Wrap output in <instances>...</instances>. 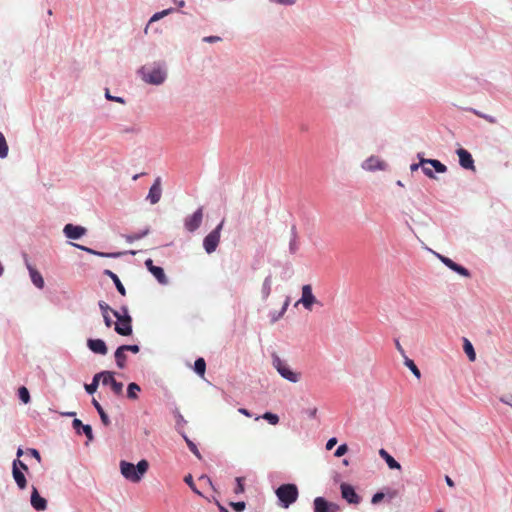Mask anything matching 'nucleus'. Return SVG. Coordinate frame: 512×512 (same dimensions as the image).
<instances>
[{"label": "nucleus", "instance_id": "20", "mask_svg": "<svg viewBox=\"0 0 512 512\" xmlns=\"http://www.w3.org/2000/svg\"><path fill=\"white\" fill-rule=\"evenodd\" d=\"M72 426L73 428L78 432L80 433V428L81 430L83 431V433L86 435V437L88 438V440H93V433H92V428L90 425H84L81 420L79 419H74L73 422H72Z\"/></svg>", "mask_w": 512, "mask_h": 512}, {"label": "nucleus", "instance_id": "32", "mask_svg": "<svg viewBox=\"0 0 512 512\" xmlns=\"http://www.w3.org/2000/svg\"><path fill=\"white\" fill-rule=\"evenodd\" d=\"M8 144L4 135L0 132V158H6L8 155Z\"/></svg>", "mask_w": 512, "mask_h": 512}, {"label": "nucleus", "instance_id": "51", "mask_svg": "<svg viewBox=\"0 0 512 512\" xmlns=\"http://www.w3.org/2000/svg\"><path fill=\"white\" fill-rule=\"evenodd\" d=\"M122 349H124L125 351H130L132 353H138L140 348L138 345H122Z\"/></svg>", "mask_w": 512, "mask_h": 512}, {"label": "nucleus", "instance_id": "48", "mask_svg": "<svg viewBox=\"0 0 512 512\" xmlns=\"http://www.w3.org/2000/svg\"><path fill=\"white\" fill-rule=\"evenodd\" d=\"M105 97L108 100L116 101V102H119V103H122V104L125 102L123 98H121V97H114V95H111L108 89H106Z\"/></svg>", "mask_w": 512, "mask_h": 512}, {"label": "nucleus", "instance_id": "52", "mask_svg": "<svg viewBox=\"0 0 512 512\" xmlns=\"http://www.w3.org/2000/svg\"><path fill=\"white\" fill-rule=\"evenodd\" d=\"M384 496H385L384 493L378 492V493L373 495L371 502L373 504H377V503H379L380 501L383 500Z\"/></svg>", "mask_w": 512, "mask_h": 512}, {"label": "nucleus", "instance_id": "4", "mask_svg": "<svg viewBox=\"0 0 512 512\" xmlns=\"http://www.w3.org/2000/svg\"><path fill=\"white\" fill-rule=\"evenodd\" d=\"M143 80L149 84L160 85L166 78L165 71L159 66H144L141 69Z\"/></svg>", "mask_w": 512, "mask_h": 512}, {"label": "nucleus", "instance_id": "62", "mask_svg": "<svg viewBox=\"0 0 512 512\" xmlns=\"http://www.w3.org/2000/svg\"><path fill=\"white\" fill-rule=\"evenodd\" d=\"M145 265H146V267H147V269H148L149 271H150V268L155 267V265L153 264L152 259H147V260L145 261Z\"/></svg>", "mask_w": 512, "mask_h": 512}, {"label": "nucleus", "instance_id": "13", "mask_svg": "<svg viewBox=\"0 0 512 512\" xmlns=\"http://www.w3.org/2000/svg\"><path fill=\"white\" fill-rule=\"evenodd\" d=\"M385 166H386L385 162L382 161L377 156L369 157L362 164L363 169H365L367 171L383 170V169H385Z\"/></svg>", "mask_w": 512, "mask_h": 512}, {"label": "nucleus", "instance_id": "1", "mask_svg": "<svg viewBox=\"0 0 512 512\" xmlns=\"http://www.w3.org/2000/svg\"><path fill=\"white\" fill-rule=\"evenodd\" d=\"M148 468L149 463L146 460L139 461L136 466L126 461H121L120 463L122 475L133 483L139 482L143 475L147 472Z\"/></svg>", "mask_w": 512, "mask_h": 512}, {"label": "nucleus", "instance_id": "49", "mask_svg": "<svg viewBox=\"0 0 512 512\" xmlns=\"http://www.w3.org/2000/svg\"><path fill=\"white\" fill-rule=\"evenodd\" d=\"M429 164H423L422 165V171L423 173L429 177V178H435L434 173L430 167H428Z\"/></svg>", "mask_w": 512, "mask_h": 512}, {"label": "nucleus", "instance_id": "42", "mask_svg": "<svg viewBox=\"0 0 512 512\" xmlns=\"http://www.w3.org/2000/svg\"><path fill=\"white\" fill-rule=\"evenodd\" d=\"M148 232H149V229H145L144 231H142L140 233H134V234L128 236V240L129 241L139 240L142 237L146 236L148 234Z\"/></svg>", "mask_w": 512, "mask_h": 512}, {"label": "nucleus", "instance_id": "10", "mask_svg": "<svg viewBox=\"0 0 512 512\" xmlns=\"http://www.w3.org/2000/svg\"><path fill=\"white\" fill-rule=\"evenodd\" d=\"M340 489H341V495H342L343 499H345L349 504L357 505L360 503L361 498L356 493L353 486H351L347 483H342L340 485Z\"/></svg>", "mask_w": 512, "mask_h": 512}, {"label": "nucleus", "instance_id": "60", "mask_svg": "<svg viewBox=\"0 0 512 512\" xmlns=\"http://www.w3.org/2000/svg\"><path fill=\"white\" fill-rule=\"evenodd\" d=\"M103 318H104V322H105L106 326L110 327L112 325V320L109 317V315H104Z\"/></svg>", "mask_w": 512, "mask_h": 512}, {"label": "nucleus", "instance_id": "35", "mask_svg": "<svg viewBox=\"0 0 512 512\" xmlns=\"http://www.w3.org/2000/svg\"><path fill=\"white\" fill-rule=\"evenodd\" d=\"M18 395L21 401L25 404L30 402V394L26 387L22 386L18 389Z\"/></svg>", "mask_w": 512, "mask_h": 512}, {"label": "nucleus", "instance_id": "16", "mask_svg": "<svg viewBox=\"0 0 512 512\" xmlns=\"http://www.w3.org/2000/svg\"><path fill=\"white\" fill-rule=\"evenodd\" d=\"M63 232L67 238L78 239L86 233V229L82 226L67 224L65 225Z\"/></svg>", "mask_w": 512, "mask_h": 512}, {"label": "nucleus", "instance_id": "41", "mask_svg": "<svg viewBox=\"0 0 512 512\" xmlns=\"http://www.w3.org/2000/svg\"><path fill=\"white\" fill-rule=\"evenodd\" d=\"M171 10H172V9H166V10H163V11H161V12H157V13H155V14L151 17V19H150L149 23H152V22L158 21V20H159V19H161L162 17H164V16L168 15V14L171 12Z\"/></svg>", "mask_w": 512, "mask_h": 512}, {"label": "nucleus", "instance_id": "21", "mask_svg": "<svg viewBox=\"0 0 512 512\" xmlns=\"http://www.w3.org/2000/svg\"><path fill=\"white\" fill-rule=\"evenodd\" d=\"M379 455L385 460L390 469H401V465L385 449H380Z\"/></svg>", "mask_w": 512, "mask_h": 512}, {"label": "nucleus", "instance_id": "6", "mask_svg": "<svg viewBox=\"0 0 512 512\" xmlns=\"http://www.w3.org/2000/svg\"><path fill=\"white\" fill-rule=\"evenodd\" d=\"M224 220H222L215 229H213L203 240V247L208 254L216 251L221 237Z\"/></svg>", "mask_w": 512, "mask_h": 512}, {"label": "nucleus", "instance_id": "9", "mask_svg": "<svg viewBox=\"0 0 512 512\" xmlns=\"http://www.w3.org/2000/svg\"><path fill=\"white\" fill-rule=\"evenodd\" d=\"M418 156H419L420 161H419V163L411 164V166H410L411 171H416V170H418L419 167L422 168L423 164H429L438 173H444L447 171V167L444 164H442L439 160L425 159V158L421 157L420 155H418Z\"/></svg>", "mask_w": 512, "mask_h": 512}, {"label": "nucleus", "instance_id": "19", "mask_svg": "<svg viewBox=\"0 0 512 512\" xmlns=\"http://www.w3.org/2000/svg\"><path fill=\"white\" fill-rule=\"evenodd\" d=\"M13 478L19 489L24 490L27 487V480L24 473L16 467V464L12 468Z\"/></svg>", "mask_w": 512, "mask_h": 512}, {"label": "nucleus", "instance_id": "12", "mask_svg": "<svg viewBox=\"0 0 512 512\" xmlns=\"http://www.w3.org/2000/svg\"><path fill=\"white\" fill-rule=\"evenodd\" d=\"M162 195L161 179L158 177L155 179L153 185L150 187L147 199L151 204H156L160 201Z\"/></svg>", "mask_w": 512, "mask_h": 512}, {"label": "nucleus", "instance_id": "17", "mask_svg": "<svg viewBox=\"0 0 512 512\" xmlns=\"http://www.w3.org/2000/svg\"><path fill=\"white\" fill-rule=\"evenodd\" d=\"M439 258L451 270L457 272L458 274H460V275H462L464 277H469L470 276L469 271L465 267L455 263L450 258L445 257V256H439Z\"/></svg>", "mask_w": 512, "mask_h": 512}, {"label": "nucleus", "instance_id": "40", "mask_svg": "<svg viewBox=\"0 0 512 512\" xmlns=\"http://www.w3.org/2000/svg\"><path fill=\"white\" fill-rule=\"evenodd\" d=\"M110 386H111L112 391L116 395H122V393H123V384L121 382H118V381L115 380V381H113V383Z\"/></svg>", "mask_w": 512, "mask_h": 512}, {"label": "nucleus", "instance_id": "3", "mask_svg": "<svg viewBox=\"0 0 512 512\" xmlns=\"http://www.w3.org/2000/svg\"><path fill=\"white\" fill-rule=\"evenodd\" d=\"M276 495L283 507L288 508L298 498V488L295 484H283L276 490Z\"/></svg>", "mask_w": 512, "mask_h": 512}, {"label": "nucleus", "instance_id": "54", "mask_svg": "<svg viewBox=\"0 0 512 512\" xmlns=\"http://www.w3.org/2000/svg\"><path fill=\"white\" fill-rule=\"evenodd\" d=\"M198 481L202 484H207V485H212V482H211V479L206 476V475H202L199 477Z\"/></svg>", "mask_w": 512, "mask_h": 512}, {"label": "nucleus", "instance_id": "33", "mask_svg": "<svg viewBox=\"0 0 512 512\" xmlns=\"http://www.w3.org/2000/svg\"><path fill=\"white\" fill-rule=\"evenodd\" d=\"M405 365L411 370V372L419 379L421 377L420 370L416 366L413 360L405 358Z\"/></svg>", "mask_w": 512, "mask_h": 512}, {"label": "nucleus", "instance_id": "15", "mask_svg": "<svg viewBox=\"0 0 512 512\" xmlns=\"http://www.w3.org/2000/svg\"><path fill=\"white\" fill-rule=\"evenodd\" d=\"M31 505L37 511H44L47 508V501L40 496L36 487H32Z\"/></svg>", "mask_w": 512, "mask_h": 512}, {"label": "nucleus", "instance_id": "55", "mask_svg": "<svg viewBox=\"0 0 512 512\" xmlns=\"http://www.w3.org/2000/svg\"><path fill=\"white\" fill-rule=\"evenodd\" d=\"M244 491V485L242 483V480L240 478H237V487L235 489L236 493H242Z\"/></svg>", "mask_w": 512, "mask_h": 512}, {"label": "nucleus", "instance_id": "36", "mask_svg": "<svg viewBox=\"0 0 512 512\" xmlns=\"http://www.w3.org/2000/svg\"><path fill=\"white\" fill-rule=\"evenodd\" d=\"M98 385H99V381H98V377L96 376V374L94 375L93 377V380L90 384H86L85 385V390L89 393V394H93L96 392L97 388H98Z\"/></svg>", "mask_w": 512, "mask_h": 512}, {"label": "nucleus", "instance_id": "43", "mask_svg": "<svg viewBox=\"0 0 512 512\" xmlns=\"http://www.w3.org/2000/svg\"><path fill=\"white\" fill-rule=\"evenodd\" d=\"M288 306H289V298H287L286 301L284 302V305H283L281 311L279 312V314L277 316L272 317V322H275L279 318H281L284 315V313L286 312Z\"/></svg>", "mask_w": 512, "mask_h": 512}, {"label": "nucleus", "instance_id": "23", "mask_svg": "<svg viewBox=\"0 0 512 512\" xmlns=\"http://www.w3.org/2000/svg\"><path fill=\"white\" fill-rule=\"evenodd\" d=\"M27 267L29 269L30 277L33 284L37 288L42 289L44 287V279L42 275L37 270H35L31 265L28 264Z\"/></svg>", "mask_w": 512, "mask_h": 512}, {"label": "nucleus", "instance_id": "44", "mask_svg": "<svg viewBox=\"0 0 512 512\" xmlns=\"http://www.w3.org/2000/svg\"><path fill=\"white\" fill-rule=\"evenodd\" d=\"M347 451H348V447H347V445H346V444H342V445H340V446L336 449V451H335V456H336V457H341V456H343L344 454H346V453H347Z\"/></svg>", "mask_w": 512, "mask_h": 512}, {"label": "nucleus", "instance_id": "30", "mask_svg": "<svg viewBox=\"0 0 512 512\" xmlns=\"http://www.w3.org/2000/svg\"><path fill=\"white\" fill-rule=\"evenodd\" d=\"M75 247L83 250V251H86L87 253H90V254H94V255H98V256H101V257H111V256H117L118 254H109V253H103V252H98V251H95L91 248H88V247H85V246H82V245H79V244H73Z\"/></svg>", "mask_w": 512, "mask_h": 512}, {"label": "nucleus", "instance_id": "38", "mask_svg": "<svg viewBox=\"0 0 512 512\" xmlns=\"http://www.w3.org/2000/svg\"><path fill=\"white\" fill-rule=\"evenodd\" d=\"M262 417L265 420H267L271 425H276L279 422V417L271 412L264 413Z\"/></svg>", "mask_w": 512, "mask_h": 512}, {"label": "nucleus", "instance_id": "57", "mask_svg": "<svg viewBox=\"0 0 512 512\" xmlns=\"http://www.w3.org/2000/svg\"><path fill=\"white\" fill-rule=\"evenodd\" d=\"M203 40H204L205 42L213 43V42H218V41H220V40H221V38H220V37H218V36H208V37H205Z\"/></svg>", "mask_w": 512, "mask_h": 512}, {"label": "nucleus", "instance_id": "58", "mask_svg": "<svg viewBox=\"0 0 512 512\" xmlns=\"http://www.w3.org/2000/svg\"><path fill=\"white\" fill-rule=\"evenodd\" d=\"M30 454L35 457L38 461L41 460L40 453L36 449H29Z\"/></svg>", "mask_w": 512, "mask_h": 512}, {"label": "nucleus", "instance_id": "25", "mask_svg": "<svg viewBox=\"0 0 512 512\" xmlns=\"http://www.w3.org/2000/svg\"><path fill=\"white\" fill-rule=\"evenodd\" d=\"M125 352L126 351L122 349V346L118 347L115 351L116 364L120 369H123L126 365L127 356Z\"/></svg>", "mask_w": 512, "mask_h": 512}, {"label": "nucleus", "instance_id": "8", "mask_svg": "<svg viewBox=\"0 0 512 512\" xmlns=\"http://www.w3.org/2000/svg\"><path fill=\"white\" fill-rule=\"evenodd\" d=\"M203 220V208H198L192 215L186 217L184 226L189 232L196 231Z\"/></svg>", "mask_w": 512, "mask_h": 512}, {"label": "nucleus", "instance_id": "59", "mask_svg": "<svg viewBox=\"0 0 512 512\" xmlns=\"http://www.w3.org/2000/svg\"><path fill=\"white\" fill-rule=\"evenodd\" d=\"M123 133H138L139 129L136 127L126 128L122 131Z\"/></svg>", "mask_w": 512, "mask_h": 512}, {"label": "nucleus", "instance_id": "29", "mask_svg": "<svg viewBox=\"0 0 512 512\" xmlns=\"http://www.w3.org/2000/svg\"><path fill=\"white\" fill-rule=\"evenodd\" d=\"M140 386L136 383H130L127 388V397L130 399H137Z\"/></svg>", "mask_w": 512, "mask_h": 512}, {"label": "nucleus", "instance_id": "18", "mask_svg": "<svg viewBox=\"0 0 512 512\" xmlns=\"http://www.w3.org/2000/svg\"><path fill=\"white\" fill-rule=\"evenodd\" d=\"M88 347L97 354L105 355L107 353V346L101 339L88 340Z\"/></svg>", "mask_w": 512, "mask_h": 512}, {"label": "nucleus", "instance_id": "39", "mask_svg": "<svg viewBox=\"0 0 512 512\" xmlns=\"http://www.w3.org/2000/svg\"><path fill=\"white\" fill-rule=\"evenodd\" d=\"M184 481L189 485V487L193 490V492H195L196 494H198L200 496L202 495V493L196 488L192 475L189 474V475L185 476Z\"/></svg>", "mask_w": 512, "mask_h": 512}, {"label": "nucleus", "instance_id": "24", "mask_svg": "<svg viewBox=\"0 0 512 512\" xmlns=\"http://www.w3.org/2000/svg\"><path fill=\"white\" fill-rule=\"evenodd\" d=\"M92 404L95 407V409L97 410L102 423L105 426H109L110 425V419H109L108 415L106 414V412L104 411V409L102 408V406L100 405V403L95 398H93L92 399Z\"/></svg>", "mask_w": 512, "mask_h": 512}, {"label": "nucleus", "instance_id": "50", "mask_svg": "<svg viewBox=\"0 0 512 512\" xmlns=\"http://www.w3.org/2000/svg\"><path fill=\"white\" fill-rule=\"evenodd\" d=\"M231 506L233 509L237 512H242L245 509V503L244 502H232Z\"/></svg>", "mask_w": 512, "mask_h": 512}, {"label": "nucleus", "instance_id": "22", "mask_svg": "<svg viewBox=\"0 0 512 512\" xmlns=\"http://www.w3.org/2000/svg\"><path fill=\"white\" fill-rule=\"evenodd\" d=\"M104 275L108 276L113 282H114V285L116 286L118 292L122 295V296H125L126 295V289L125 287L123 286L122 282L120 281L119 277L114 273L112 272L111 270L109 269H106L104 270Z\"/></svg>", "mask_w": 512, "mask_h": 512}, {"label": "nucleus", "instance_id": "27", "mask_svg": "<svg viewBox=\"0 0 512 512\" xmlns=\"http://www.w3.org/2000/svg\"><path fill=\"white\" fill-rule=\"evenodd\" d=\"M96 376L98 377V381L102 379L103 385H111L113 381H115L114 373L110 371H103L100 373H97Z\"/></svg>", "mask_w": 512, "mask_h": 512}, {"label": "nucleus", "instance_id": "37", "mask_svg": "<svg viewBox=\"0 0 512 512\" xmlns=\"http://www.w3.org/2000/svg\"><path fill=\"white\" fill-rule=\"evenodd\" d=\"M270 292H271V280L269 278H266L263 282V287H262L263 298L267 299L270 295Z\"/></svg>", "mask_w": 512, "mask_h": 512}, {"label": "nucleus", "instance_id": "45", "mask_svg": "<svg viewBox=\"0 0 512 512\" xmlns=\"http://www.w3.org/2000/svg\"><path fill=\"white\" fill-rule=\"evenodd\" d=\"M186 441H187V444H188V447H189L190 451L194 455H196L198 458H200L201 456H200V453H199V451L197 449V446L192 441H190L188 439H186Z\"/></svg>", "mask_w": 512, "mask_h": 512}, {"label": "nucleus", "instance_id": "2", "mask_svg": "<svg viewBox=\"0 0 512 512\" xmlns=\"http://www.w3.org/2000/svg\"><path fill=\"white\" fill-rule=\"evenodd\" d=\"M113 315L117 318L115 323V331L122 336H129L132 333V318L128 314V309L122 307L121 311H112Z\"/></svg>", "mask_w": 512, "mask_h": 512}, {"label": "nucleus", "instance_id": "31", "mask_svg": "<svg viewBox=\"0 0 512 512\" xmlns=\"http://www.w3.org/2000/svg\"><path fill=\"white\" fill-rule=\"evenodd\" d=\"M194 370L197 374H199L200 376H203L205 374V370H206V362L203 358H198L196 361H195V364H194Z\"/></svg>", "mask_w": 512, "mask_h": 512}, {"label": "nucleus", "instance_id": "11", "mask_svg": "<svg viewBox=\"0 0 512 512\" xmlns=\"http://www.w3.org/2000/svg\"><path fill=\"white\" fill-rule=\"evenodd\" d=\"M339 506L335 503L328 502L323 497H316L314 499V512H337Z\"/></svg>", "mask_w": 512, "mask_h": 512}, {"label": "nucleus", "instance_id": "46", "mask_svg": "<svg viewBox=\"0 0 512 512\" xmlns=\"http://www.w3.org/2000/svg\"><path fill=\"white\" fill-rule=\"evenodd\" d=\"M474 113H475L476 115H478L479 117H481V118L485 119V120H486V121H488L489 123L494 124V123H496V122H497L496 118H495V117H493V116L486 115V114H482V113H479V112H477V111H474Z\"/></svg>", "mask_w": 512, "mask_h": 512}, {"label": "nucleus", "instance_id": "63", "mask_svg": "<svg viewBox=\"0 0 512 512\" xmlns=\"http://www.w3.org/2000/svg\"><path fill=\"white\" fill-rule=\"evenodd\" d=\"M445 481H446V483H447V485H448L449 487H454V486H455V484H454L453 480H452L449 476H446V477H445Z\"/></svg>", "mask_w": 512, "mask_h": 512}, {"label": "nucleus", "instance_id": "28", "mask_svg": "<svg viewBox=\"0 0 512 512\" xmlns=\"http://www.w3.org/2000/svg\"><path fill=\"white\" fill-rule=\"evenodd\" d=\"M299 249L298 236L295 229L292 230V238L289 242V250L291 254H295Z\"/></svg>", "mask_w": 512, "mask_h": 512}, {"label": "nucleus", "instance_id": "26", "mask_svg": "<svg viewBox=\"0 0 512 512\" xmlns=\"http://www.w3.org/2000/svg\"><path fill=\"white\" fill-rule=\"evenodd\" d=\"M150 272L153 274V276L158 280L161 284L167 283V277L164 273V270L161 267L155 266L150 268Z\"/></svg>", "mask_w": 512, "mask_h": 512}, {"label": "nucleus", "instance_id": "56", "mask_svg": "<svg viewBox=\"0 0 512 512\" xmlns=\"http://www.w3.org/2000/svg\"><path fill=\"white\" fill-rule=\"evenodd\" d=\"M337 443V439L336 438H331L328 440L327 444H326V449L327 450H331Z\"/></svg>", "mask_w": 512, "mask_h": 512}, {"label": "nucleus", "instance_id": "5", "mask_svg": "<svg viewBox=\"0 0 512 512\" xmlns=\"http://www.w3.org/2000/svg\"><path fill=\"white\" fill-rule=\"evenodd\" d=\"M273 366L277 372L286 380L296 383L300 380V374L291 370L289 365L277 355L273 356Z\"/></svg>", "mask_w": 512, "mask_h": 512}, {"label": "nucleus", "instance_id": "7", "mask_svg": "<svg viewBox=\"0 0 512 512\" xmlns=\"http://www.w3.org/2000/svg\"><path fill=\"white\" fill-rule=\"evenodd\" d=\"M318 303L316 297L313 295L312 286L306 284L302 286V296L296 302L295 306L302 304L307 310L311 311L313 304Z\"/></svg>", "mask_w": 512, "mask_h": 512}, {"label": "nucleus", "instance_id": "34", "mask_svg": "<svg viewBox=\"0 0 512 512\" xmlns=\"http://www.w3.org/2000/svg\"><path fill=\"white\" fill-rule=\"evenodd\" d=\"M464 351L471 361L475 360L476 355H475L474 348H473L472 344L467 339H465Z\"/></svg>", "mask_w": 512, "mask_h": 512}, {"label": "nucleus", "instance_id": "53", "mask_svg": "<svg viewBox=\"0 0 512 512\" xmlns=\"http://www.w3.org/2000/svg\"><path fill=\"white\" fill-rule=\"evenodd\" d=\"M15 464H16V467H18L19 469L21 468V469H23L25 471L28 470V466L24 462L19 460V459H16V460L13 461V465H15Z\"/></svg>", "mask_w": 512, "mask_h": 512}, {"label": "nucleus", "instance_id": "47", "mask_svg": "<svg viewBox=\"0 0 512 512\" xmlns=\"http://www.w3.org/2000/svg\"><path fill=\"white\" fill-rule=\"evenodd\" d=\"M99 307H100V309L102 311L103 316L104 315H108V311H111V312L113 311V309H111L109 307V305L107 303H105L104 301H100L99 302Z\"/></svg>", "mask_w": 512, "mask_h": 512}, {"label": "nucleus", "instance_id": "14", "mask_svg": "<svg viewBox=\"0 0 512 512\" xmlns=\"http://www.w3.org/2000/svg\"><path fill=\"white\" fill-rule=\"evenodd\" d=\"M460 165L465 169L475 170L474 160L472 155L465 149L459 148L457 150Z\"/></svg>", "mask_w": 512, "mask_h": 512}, {"label": "nucleus", "instance_id": "61", "mask_svg": "<svg viewBox=\"0 0 512 512\" xmlns=\"http://www.w3.org/2000/svg\"><path fill=\"white\" fill-rule=\"evenodd\" d=\"M238 412L243 414V415H245L246 417H251L250 412L247 409H245V408H239Z\"/></svg>", "mask_w": 512, "mask_h": 512}, {"label": "nucleus", "instance_id": "64", "mask_svg": "<svg viewBox=\"0 0 512 512\" xmlns=\"http://www.w3.org/2000/svg\"><path fill=\"white\" fill-rule=\"evenodd\" d=\"M316 414H317V408L316 407H314L313 409L309 410V416L310 417H315Z\"/></svg>", "mask_w": 512, "mask_h": 512}]
</instances>
